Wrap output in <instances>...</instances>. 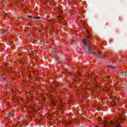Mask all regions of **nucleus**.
I'll use <instances>...</instances> for the list:
<instances>
[{
  "label": "nucleus",
  "instance_id": "19",
  "mask_svg": "<svg viewBox=\"0 0 127 127\" xmlns=\"http://www.w3.org/2000/svg\"><path fill=\"white\" fill-rule=\"evenodd\" d=\"M27 17H29V18H32V16L28 15L27 16Z\"/></svg>",
  "mask_w": 127,
  "mask_h": 127
},
{
  "label": "nucleus",
  "instance_id": "30",
  "mask_svg": "<svg viewBox=\"0 0 127 127\" xmlns=\"http://www.w3.org/2000/svg\"><path fill=\"white\" fill-rule=\"evenodd\" d=\"M0 3H2V2H0Z\"/></svg>",
  "mask_w": 127,
  "mask_h": 127
},
{
  "label": "nucleus",
  "instance_id": "12",
  "mask_svg": "<svg viewBox=\"0 0 127 127\" xmlns=\"http://www.w3.org/2000/svg\"><path fill=\"white\" fill-rule=\"evenodd\" d=\"M12 115H14V114H12L11 113H9V114H8L7 115V117H11V116H12Z\"/></svg>",
  "mask_w": 127,
  "mask_h": 127
},
{
  "label": "nucleus",
  "instance_id": "23",
  "mask_svg": "<svg viewBox=\"0 0 127 127\" xmlns=\"http://www.w3.org/2000/svg\"><path fill=\"white\" fill-rule=\"evenodd\" d=\"M24 121H27V118H25Z\"/></svg>",
  "mask_w": 127,
  "mask_h": 127
},
{
  "label": "nucleus",
  "instance_id": "32",
  "mask_svg": "<svg viewBox=\"0 0 127 127\" xmlns=\"http://www.w3.org/2000/svg\"><path fill=\"white\" fill-rule=\"evenodd\" d=\"M11 92H13V91H11Z\"/></svg>",
  "mask_w": 127,
  "mask_h": 127
},
{
  "label": "nucleus",
  "instance_id": "20",
  "mask_svg": "<svg viewBox=\"0 0 127 127\" xmlns=\"http://www.w3.org/2000/svg\"><path fill=\"white\" fill-rule=\"evenodd\" d=\"M26 94H29V95H30V94H31V92H27L26 91Z\"/></svg>",
  "mask_w": 127,
  "mask_h": 127
},
{
  "label": "nucleus",
  "instance_id": "10",
  "mask_svg": "<svg viewBox=\"0 0 127 127\" xmlns=\"http://www.w3.org/2000/svg\"><path fill=\"white\" fill-rule=\"evenodd\" d=\"M111 105L112 106H117V103L115 101H113L111 103Z\"/></svg>",
  "mask_w": 127,
  "mask_h": 127
},
{
  "label": "nucleus",
  "instance_id": "9",
  "mask_svg": "<svg viewBox=\"0 0 127 127\" xmlns=\"http://www.w3.org/2000/svg\"><path fill=\"white\" fill-rule=\"evenodd\" d=\"M108 67H110V68H112V69H117V66H112V65H107Z\"/></svg>",
  "mask_w": 127,
  "mask_h": 127
},
{
  "label": "nucleus",
  "instance_id": "28",
  "mask_svg": "<svg viewBox=\"0 0 127 127\" xmlns=\"http://www.w3.org/2000/svg\"><path fill=\"white\" fill-rule=\"evenodd\" d=\"M3 79H4V80H5V78H4Z\"/></svg>",
  "mask_w": 127,
  "mask_h": 127
},
{
  "label": "nucleus",
  "instance_id": "18",
  "mask_svg": "<svg viewBox=\"0 0 127 127\" xmlns=\"http://www.w3.org/2000/svg\"><path fill=\"white\" fill-rule=\"evenodd\" d=\"M17 62H18V63H20V64H21V65H22V64H23V62H20L19 61H18Z\"/></svg>",
  "mask_w": 127,
  "mask_h": 127
},
{
  "label": "nucleus",
  "instance_id": "4",
  "mask_svg": "<svg viewBox=\"0 0 127 127\" xmlns=\"http://www.w3.org/2000/svg\"><path fill=\"white\" fill-rule=\"evenodd\" d=\"M44 95L43 94H39L36 97V99L38 101H41V100H43L44 102H45V100H46V98H44Z\"/></svg>",
  "mask_w": 127,
  "mask_h": 127
},
{
  "label": "nucleus",
  "instance_id": "6",
  "mask_svg": "<svg viewBox=\"0 0 127 127\" xmlns=\"http://www.w3.org/2000/svg\"><path fill=\"white\" fill-rule=\"evenodd\" d=\"M76 121H79V119L77 118V119H74L73 120H72V121H66L65 122L66 125H72V124H73V123H74V122H76Z\"/></svg>",
  "mask_w": 127,
  "mask_h": 127
},
{
  "label": "nucleus",
  "instance_id": "29",
  "mask_svg": "<svg viewBox=\"0 0 127 127\" xmlns=\"http://www.w3.org/2000/svg\"><path fill=\"white\" fill-rule=\"evenodd\" d=\"M100 120H102V118H100V119H99V121H100Z\"/></svg>",
  "mask_w": 127,
  "mask_h": 127
},
{
  "label": "nucleus",
  "instance_id": "1",
  "mask_svg": "<svg viewBox=\"0 0 127 127\" xmlns=\"http://www.w3.org/2000/svg\"><path fill=\"white\" fill-rule=\"evenodd\" d=\"M86 37V39H83L82 40V42L84 44V50H85L87 53H89L90 54H96L95 49L93 48V47L92 45H91V43H90L89 38H91V37L87 36Z\"/></svg>",
  "mask_w": 127,
  "mask_h": 127
},
{
  "label": "nucleus",
  "instance_id": "7",
  "mask_svg": "<svg viewBox=\"0 0 127 127\" xmlns=\"http://www.w3.org/2000/svg\"><path fill=\"white\" fill-rule=\"evenodd\" d=\"M119 121H121V122H123L124 121H125V117L123 116V115H119Z\"/></svg>",
  "mask_w": 127,
  "mask_h": 127
},
{
  "label": "nucleus",
  "instance_id": "24",
  "mask_svg": "<svg viewBox=\"0 0 127 127\" xmlns=\"http://www.w3.org/2000/svg\"><path fill=\"white\" fill-rule=\"evenodd\" d=\"M2 34H3V31H2Z\"/></svg>",
  "mask_w": 127,
  "mask_h": 127
},
{
  "label": "nucleus",
  "instance_id": "25",
  "mask_svg": "<svg viewBox=\"0 0 127 127\" xmlns=\"http://www.w3.org/2000/svg\"><path fill=\"white\" fill-rule=\"evenodd\" d=\"M87 33H88V34H89V31H87Z\"/></svg>",
  "mask_w": 127,
  "mask_h": 127
},
{
  "label": "nucleus",
  "instance_id": "26",
  "mask_svg": "<svg viewBox=\"0 0 127 127\" xmlns=\"http://www.w3.org/2000/svg\"><path fill=\"white\" fill-rule=\"evenodd\" d=\"M21 122H19V124H21Z\"/></svg>",
  "mask_w": 127,
  "mask_h": 127
},
{
  "label": "nucleus",
  "instance_id": "16",
  "mask_svg": "<svg viewBox=\"0 0 127 127\" xmlns=\"http://www.w3.org/2000/svg\"><path fill=\"white\" fill-rule=\"evenodd\" d=\"M67 1L68 5H70L71 4V1L70 0H67Z\"/></svg>",
  "mask_w": 127,
  "mask_h": 127
},
{
  "label": "nucleus",
  "instance_id": "31",
  "mask_svg": "<svg viewBox=\"0 0 127 127\" xmlns=\"http://www.w3.org/2000/svg\"><path fill=\"white\" fill-rule=\"evenodd\" d=\"M32 98H33V97H31V99H32Z\"/></svg>",
  "mask_w": 127,
  "mask_h": 127
},
{
  "label": "nucleus",
  "instance_id": "8",
  "mask_svg": "<svg viewBox=\"0 0 127 127\" xmlns=\"http://www.w3.org/2000/svg\"><path fill=\"white\" fill-rule=\"evenodd\" d=\"M64 19V17L63 16H59L58 17V20H59V23H61V21L62 20V19Z\"/></svg>",
  "mask_w": 127,
  "mask_h": 127
},
{
  "label": "nucleus",
  "instance_id": "3",
  "mask_svg": "<svg viewBox=\"0 0 127 127\" xmlns=\"http://www.w3.org/2000/svg\"><path fill=\"white\" fill-rule=\"evenodd\" d=\"M47 97L48 98H50L51 99V105L52 106H55V107H57V105L56 104V100L54 99V96H52L51 94H47Z\"/></svg>",
  "mask_w": 127,
  "mask_h": 127
},
{
  "label": "nucleus",
  "instance_id": "17",
  "mask_svg": "<svg viewBox=\"0 0 127 127\" xmlns=\"http://www.w3.org/2000/svg\"><path fill=\"white\" fill-rule=\"evenodd\" d=\"M49 23H53L54 21L53 20H51L49 21Z\"/></svg>",
  "mask_w": 127,
  "mask_h": 127
},
{
  "label": "nucleus",
  "instance_id": "14",
  "mask_svg": "<svg viewBox=\"0 0 127 127\" xmlns=\"http://www.w3.org/2000/svg\"><path fill=\"white\" fill-rule=\"evenodd\" d=\"M33 18H35L36 19H40V16L33 17Z\"/></svg>",
  "mask_w": 127,
  "mask_h": 127
},
{
  "label": "nucleus",
  "instance_id": "2",
  "mask_svg": "<svg viewBox=\"0 0 127 127\" xmlns=\"http://www.w3.org/2000/svg\"><path fill=\"white\" fill-rule=\"evenodd\" d=\"M37 108L36 106H31V110L28 111V113L30 117H34L35 114L37 113Z\"/></svg>",
  "mask_w": 127,
  "mask_h": 127
},
{
  "label": "nucleus",
  "instance_id": "11",
  "mask_svg": "<svg viewBox=\"0 0 127 127\" xmlns=\"http://www.w3.org/2000/svg\"><path fill=\"white\" fill-rule=\"evenodd\" d=\"M107 122H108V121H107V120H105V121H104L103 126H104V127H107Z\"/></svg>",
  "mask_w": 127,
  "mask_h": 127
},
{
  "label": "nucleus",
  "instance_id": "21",
  "mask_svg": "<svg viewBox=\"0 0 127 127\" xmlns=\"http://www.w3.org/2000/svg\"><path fill=\"white\" fill-rule=\"evenodd\" d=\"M108 24H109V23L108 22L105 23V25H106V26L108 25Z\"/></svg>",
  "mask_w": 127,
  "mask_h": 127
},
{
  "label": "nucleus",
  "instance_id": "5",
  "mask_svg": "<svg viewBox=\"0 0 127 127\" xmlns=\"http://www.w3.org/2000/svg\"><path fill=\"white\" fill-rule=\"evenodd\" d=\"M61 105L58 108V111H59L60 113H61V115L63 114L64 110L63 108H64V105H63V104H62V101H60Z\"/></svg>",
  "mask_w": 127,
  "mask_h": 127
},
{
  "label": "nucleus",
  "instance_id": "27",
  "mask_svg": "<svg viewBox=\"0 0 127 127\" xmlns=\"http://www.w3.org/2000/svg\"><path fill=\"white\" fill-rule=\"evenodd\" d=\"M95 127H99V126H96Z\"/></svg>",
  "mask_w": 127,
  "mask_h": 127
},
{
  "label": "nucleus",
  "instance_id": "15",
  "mask_svg": "<svg viewBox=\"0 0 127 127\" xmlns=\"http://www.w3.org/2000/svg\"><path fill=\"white\" fill-rule=\"evenodd\" d=\"M110 124L112 125V126H114V125H115V122L112 121H111Z\"/></svg>",
  "mask_w": 127,
  "mask_h": 127
},
{
  "label": "nucleus",
  "instance_id": "13",
  "mask_svg": "<svg viewBox=\"0 0 127 127\" xmlns=\"http://www.w3.org/2000/svg\"><path fill=\"white\" fill-rule=\"evenodd\" d=\"M122 127V125H121V123L118 122V124H117V125L116 126V127Z\"/></svg>",
  "mask_w": 127,
  "mask_h": 127
},
{
  "label": "nucleus",
  "instance_id": "33",
  "mask_svg": "<svg viewBox=\"0 0 127 127\" xmlns=\"http://www.w3.org/2000/svg\"><path fill=\"white\" fill-rule=\"evenodd\" d=\"M23 121H22V123H23Z\"/></svg>",
  "mask_w": 127,
  "mask_h": 127
},
{
  "label": "nucleus",
  "instance_id": "22",
  "mask_svg": "<svg viewBox=\"0 0 127 127\" xmlns=\"http://www.w3.org/2000/svg\"><path fill=\"white\" fill-rule=\"evenodd\" d=\"M21 94H22V93H23V91H21V92H20Z\"/></svg>",
  "mask_w": 127,
  "mask_h": 127
}]
</instances>
